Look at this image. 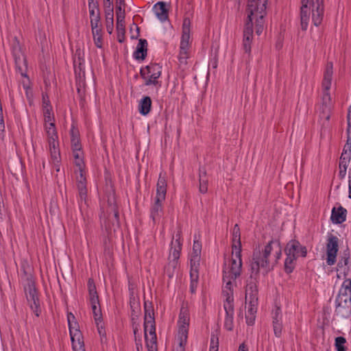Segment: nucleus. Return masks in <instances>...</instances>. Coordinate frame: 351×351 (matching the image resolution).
<instances>
[{
	"label": "nucleus",
	"mask_w": 351,
	"mask_h": 351,
	"mask_svg": "<svg viewBox=\"0 0 351 351\" xmlns=\"http://www.w3.org/2000/svg\"><path fill=\"white\" fill-rule=\"evenodd\" d=\"M136 286L131 282L128 281V290L130 293V307H138L140 306L139 298L135 291Z\"/></svg>",
	"instance_id": "cd10ccee"
},
{
	"label": "nucleus",
	"mask_w": 351,
	"mask_h": 351,
	"mask_svg": "<svg viewBox=\"0 0 351 351\" xmlns=\"http://www.w3.org/2000/svg\"><path fill=\"white\" fill-rule=\"evenodd\" d=\"M90 17L91 29H96V27L99 26V24L101 21L100 11H94V15H90Z\"/></svg>",
	"instance_id": "8fccbe9b"
},
{
	"label": "nucleus",
	"mask_w": 351,
	"mask_h": 351,
	"mask_svg": "<svg viewBox=\"0 0 351 351\" xmlns=\"http://www.w3.org/2000/svg\"><path fill=\"white\" fill-rule=\"evenodd\" d=\"M109 208H108L107 212L108 213H111V217L114 219V221H112V227H119V214L117 208V206L116 204H112L110 202L108 199Z\"/></svg>",
	"instance_id": "473e14b6"
},
{
	"label": "nucleus",
	"mask_w": 351,
	"mask_h": 351,
	"mask_svg": "<svg viewBox=\"0 0 351 351\" xmlns=\"http://www.w3.org/2000/svg\"><path fill=\"white\" fill-rule=\"evenodd\" d=\"M350 250L348 248L347 250L343 251V255L341 257V259L337 263V267L339 269L343 268V272L346 274V271L349 270V268L347 267L348 264V261L350 259Z\"/></svg>",
	"instance_id": "c9c22d12"
},
{
	"label": "nucleus",
	"mask_w": 351,
	"mask_h": 351,
	"mask_svg": "<svg viewBox=\"0 0 351 351\" xmlns=\"http://www.w3.org/2000/svg\"><path fill=\"white\" fill-rule=\"evenodd\" d=\"M49 145L51 158L54 160H58L60 156V151L57 149V146H58V141H54V147H53L52 144Z\"/></svg>",
	"instance_id": "864d4df0"
},
{
	"label": "nucleus",
	"mask_w": 351,
	"mask_h": 351,
	"mask_svg": "<svg viewBox=\"0 0 351 351\" xmlns=\"http://www.w3.org/2000/svg\"><path fill=\"white\" fill-rule=\"evenodd\" d=\"M102 29L97 26L96 29H92V33L93 36V40L95 45L98 48L102 47Z\"/></svg>",
	"instance_id": "a19ab883"
},
{
	"label": "nucleus",
	"mask_w": 351,
	"mask_h": 351,
	"mask_svg": "<svg viewBox=\"0 0 351 351\" xmlns=\"http://www.w3.org/2000/svg\"><path fill=\"white\" fill-rule=\"evenodd\" d=\"M256 310L257 308H248L247 311L245 312V319L247 325H254L257 312Z\"/></svg>",
	"instance_id": "a18cd8bd"
},
{
	"label": "nucleus",
	"mask_w": 351,
	"mask_h": 351,
	"mask_svg": "<svg viewBox=\"0 0 351 351\" xmlns=\"http://www.w3.org/2000/svg\"><path fill=\"white\" fill-rule=\"evenodd\" d=\"M178 263L169 260L168 263L164 267V272L169 279L172 278L176 273Z\"/></svg>",
	"instance_id": "4c0bfd02"
},
{
	"label": "nucleus",
	"mask_w": 351,
	"mask_h": 351,
	"mask_svg": "<svg viewBox=\"0 0 351 351\" xmlns=\"http://www.w3.org/2000/svg\"><path fill=\"white\" fill-rule=\"evenodd\" d=\"M48 137L49 144H52L54 147V141H58V133L56 128H45Z\"/></svg>",
	"instance_id": "c03bdc74"
},
{
	"label": "nucleus",
	"mask_w": 351,
	"mask_h": 351,
	"mask_svg": "<svg viewBox=\"0 0 351 351\" xmlns=\"http://www.w3.org/2000/svg\"><path fill=\"white\" fill-rule=\"evenodd\" d=\"M102 308H93V317L96 325L100 324L103 322Z\"/></svg>",
	"instance_id": "4d7b16f0"
},
{
	"label": "nucleus",
	"mask_w": 351,
	"mask_h": 351,
	"mask_svg": "<svg viewBox=\"0 0 351 351\" xmlns=\"http://www.w3.org/2000/svg\"><path fill=\"white\" fill-rule=\"evenodd\" d=\"M338 238L330 234L328 236L326 243V263L328 265H333L337 261V254L339 250Z\"/></svg>",
	"instance_id": "20e7f679"
},
{
	"label": "nucleus",
	"mask_w": 351,
	"mask_h": 351,
	"mask_svg": "<svg viewBox=\"0 0 351 351\" xmlns=\"http://www.w3.org/2000/svg\"><path fill=\"white\" fill-rule=\"evenodd\" d=\"M346 339L342 336H339L335 339V346L337 351H346L347 348L344 346Z\"/></svg>",
	"instance_id": "49530a36"
},
{
	"label": "nucleus",
	"mask_w": 351,
	"mask_h": 351,
	"mask_svg": "<svg viewBox=\"0 0 351 351\" xmlns=\"http://www.w3.org/2000/svg\"><path fill=\"white\" fill-rule=\"evenodd\" d=\"M333 75V64L332 62H328L324 73V78L322 81V87L324 93H329L331 86V82Z\"/></svg>",
	"instance_id": "2eb2a0df"
},
{
	"label": "nucleus",
	"mask_w": 351,
	"mask_h": 351,
	"mask_svg": "<svg viewBox=\"0 0 351 351\" xmlns=\"http://www.w3.org/2000/svg\"><path fill=\"white\" fill-rule=\"evenodd\" d=\"M188 337L178 336L179 346L176 351H185V346L187 342Z\"/></svg>",
	"instance_id": "774afa93"
},
{
	"label": "nucleus",
	"mask_w": 351,
	"mask_h": 351,
	"mask_svg": "<svg viewBox=\"0 0 351 351\" xmlns=\"http://www.w3.org/2000/svg\"><path fill=\"white\" fill-rule=\"evenodd\" d=\"M87 287L89 295L90 307H100L99 295L97 291L96 285L93 278H90L87 282Z\"/></svg>",
	"instance_id": "dca6fc26"
},
{
	"label": "nucleus",
	"mask_w": 351,
	"mask_h": 351,
	"mask_svg": "<svg viewBox=\"0 0 351 351\" xmlns=\"http://www.w3.org/2000/svg\"><path fill=\"white\" fill-rule=\"evenodd\" d=\"M285 254L293 255L297 259L299 257L305 258L307 256V248L302 245L300 242L296 239L290 240L285 247Z\"/></svg>",
	"instance_id": "423d86ee"
},
{
	"label": "nucleus",
	"mask_w": 351,
	"mask_h": 351,
	"mask_svg": "<svg viewBox=\"0 0 351 351\" xmlns=\"http://www.w3.org/2000/svg\"><path fill=\"white\" fill-rule=\"evenodd\" d=\"M272 243L269 242L262 252L259 249L254 250L250 263V278L258 279L261 269L265 276L274 269V265L271 266L269 261L272 251Z\"/></svg>",
	"instance_id": "f257e3e1"
},
{
	"label": "nucleus",
	"mask_w": 351,
	"mask_h": 351,
	"mask_svg": "<svg viewBox=\"0 0 351 351\" xmlns=\"http://www.w3.org/2000/svg\"><path fill=\"white\" fill-rule=\"evenodd\" d=\"M266 14V10L261 12V10H257L255 14L252 16H256V25H261V26H263L264 25V16Z\"/></svg>",
	"instance_id": "052dcab7"
},
{
	"label": "nucleus",
	"mask_w": 351,
	"mask_h": 351,
	"mask_svg": "<svg viewBox=\"0 0 351 351\" xmlns=\"http://www.w3.org/2000/svg\"><path fill=\"white\" fill-rule=\"evenodd\" d=\"M347 210L342 206L337 208L333 207L331 212L330 220L335 224H341L346 220Z\"/></svg>",
	"instance_id": "a211bd4d"
},
{
	"label": "nucleus",
	"mask_w": 351,
	"mask_h": 351,
	"mask_svg": "<svg viewBox=\"0 0 351 351\" xmlns=\"http://www.w3.org/2000/svg\"><path fill=\"white\" fill-rule=\"evenodd\" d=\"M12 53L14 56V58L18 57L19 54L23 55L21 53V47L20 45V43L17 37H14L13 39V43H12Z\"/></svg>",
	"instance_id": "3c124183"
},
{
	"label": "nucleus",
	"mask_w": 351,
	"mask_h": 351,
	"mask_svg": "<svg viewBox=\"0 0 351 351\" xmlns=\"http://www.w3.org/2000/svg\"><path fill=\"white\" fill-rule=\"evenodd\" d=\"M16 69L20 72L23 77H27V60L24 55L19 54L18 57L14 58Z\"/></svg>",
	"instance_id": "bb28decb"
},
{
	"label": "nucleus",
	"mask_w": 351,
	"mask_h": 351,
	"mask_svg": "<svg viewBox=\"0 0 351 351\" xmlns=\"http://www.w3.org/2000/svg\"><path fill=\"white\" fill-rule=\"evenodd\" d=\"M144 332H147L149 326L156 324L154 308H144Z\"/></svg>",
	"instance_id": "c85d7f7f"
},
{
	"label": "nucleus",
	"mask_w": 351,
	"mask_h": 351,
	"mask_svg": "<svg viewBox=\"0 0 351 351\" xmlns=\"http://www.w3.org/2000/svg\"><path fill=\"white\" fill-rule=\"evenodd\" d=\"M234 308H224L226 312V318L224 326L226 330L231 331L233 329V316Z\"/></svg>",
	"instance_id": "e433bc0d"
},
{
	"label": "nucleus",
	"mask_w": 351,
	"mask_h": 351,
	"mask_svg": "<svg viewBox=\"0 0 351 351\" xmlns=\"http://www.w3.org/2000/svg\"><path fill=\"white\" fill-rule=\"evenodd\" d=\"M141 308H138V311H136L135 308H132L131 312V322L132 326H135V328L136 329V326H139L138 323V315L141 313Z\"/></svg>",
	"instance_id": "e2e57ef3"
},
{
	"label": "nucleus",
	"mask_w": 351,
	"mask_h": 351,
	"mask_svg": "<svg viewBox=\"0 0 351 351\" xmlns=\"http://www.w3.org/2000/svg\"><path fill=\"white\" fill-rule=\"evenodd\" d=\"M152 101L149 96H144L139 101L138 112L143 116L147 115L152 110Z\"/></svg>",
	"instance_id": "b1692460"
},
{
	"label": "nucleus",
	"mask_w": 351,
	"mask_h": 351,
	"mask_svg": "<svg viewBox=\"0 0 351 351\" xmlns=\"http://www.w3.org/2000/svg\"><path fill=\"white\" fill-rule=\"evenodd\" d=\"M190 324V312L189 308H181L178 321V336L188 337Z\"/></svg>",
	"instance_id": "6e6552de"
},
{
	"label": "nucleus",
	"mask_w": 351,
	"mask_h": 351,
	"mask_svg": "<svg viewBox=\"0 0 351 351\" xmlns=\"http://www.w3.org/2000/svg\"><path fill=\"white\" fill-rule=\"evenodd\" d=\"M312 21L318 27L322 22L324 13V0H312Z\"/></svg>",
	"instance_id": "9d476101"
},
{
	"label": "nucleus",
	"mask_w": 351,
	"mask_h": 351,
	"mask_svg": "<svg viewBox=\"0 0 351 351\" xmlns=\"http://www.w3.org/2000/svg\"><path fill=\"white\" fill-rule=\"evenodd\" d=\"M267 0H247V18L253 19L252 16L255 14L257 10L263 12L266 10Z\"/></svg>",
	"instance_id": "f8f14e48"
},
{
	"label": "nucleus",
	"mask_w": 351,
	"mask_h": 351,
	"mask_svg": "<svg viewBox=\"0 0 351 351\" xmlns=\"http://www.w3.org/2000/svg\"><path fill=\"white\" fill-rule=\"evenodd\" d=\"M73 157L75 158V165L76 166L77 171H81L82 168H85V164L83 159V152H73Z\"/></svg>",
	"instance_id": "79ce46f5"
},
{
	"label": "nucleus",
	"mask_w": 351,
	"mask_h": 351,
	"mask_svg": "<svg viewBox=\"0 0 351 351\" xmlns=\"http://www.w3.org/2000/svg\"><path fill=\"white\" fill-rule=\"evenodd\" d=\"M106 18V30L109 34H111L114 29V14H112L111 17Z\"/></svg>",
	"instance_id": "680f3d73"
},
{
	"label": "nucleus",
	"mask_w": 351,
	"mask_h": 351,
	"mask_svg": "<svg viewBox=\"0 0 351 351\" xmlns=\"http://www.w3.org/2000/svg\"><path fill=\"white\" fill-rule=\"evenodd\" d=\"M231 280H233V279L231 278L230 274L228 275L227 271L223 269V282L226 283V285H225V287L222 291L223 293H229V292L233 293L232 283Z\"/></svg>",
	"instance_id": "ea45409f"
},
{
	"label": "nucleus",
	"mask_w": 351,
	"mask_h": 351,
	"mask_svg": "<svg viewBox=\"0 0 351 351\" xmlns=\"http://www.w3.org/2000/svg\"><path fill=\"white\" fill-rule=\"evenodd\" d=\"M332 102L330 93H324L320 108L319 117L329 121L331 114Z\"/></svg>",
	"instance_id": "ddd939ff"
},
{
	"label": "nucleus",
	"mask_w": 351,
	"mask_h": 351,
	"mask_svg": "<svg viewBox=\"0 0 351 351\" xmlns=\"http://www.w3.org/2000/svg\"><path fill=\"white\" fill-rule=\"evenodd\" d=\"M274 332L276 337H280L282 335V322H272Z\"/></svg>",
	"instance_id": "338daca9"
},
{
	"label": "nucleus",
	"mask_w": 351,
	"mask_h": 351,
	"mask_svg": "<svg viewBox=\"0 0 351 351\" xmlns=\"http://www.w3.org/2000/svg\"><path fill=\"white\" fill-rule=\"evenodd\" d=\"M253 19H247L243 29V38L252 44L253 39Z\"/></svg>",
	"instance_id": "2f4dec72"
},
{
	"label": "nucleus",
	"mask_w": 351,
	"mask_h": 351,
	"mask_svg": "<svg viewBox=\"0 0 351 351\" xmlns=\"http://www.w3.org/2000/svg\"><path fill=\"white\" fill-rule=\"evenodd\" d=\"M78 61H79V62H78L79 65L77 66V61L75 60H74V61H73L74 70H75V76L77 78V82L78 80L80 82H81L82 80V77H84L85 72H84V71L82 70V62H81V58L80 56L78 57Z\"/></svg>",
	"instance_id": "37998d69"
},
{
	"label": "nucleus",
	"mask_w": 351,
	"mask_h": 351,
	"mask_svg": "<svg viewBox=\"0 0 351 351\" xmlns=\"http://www.w3.org/2000/svg\"><path fill=\"white\" fill-rule=\"evenodd\" d=\"M234 256L235 258H232L231 259L230 271L227 273L228 275L230 274L232 279L236 280L239 276H240L242 270L241 252H234Z\"/></svg>",
	"instance_id": "9b49d317"
},
{
	"label": "nucleus",
	"mask_w": 351,
	"mask_h": 351,
	"mask_svg": "<svg viewBox=\"0 0 351 351\" xmlns=\"http://www.w3.org/2000/svg\"><path fill=\"white\" fill-rule=\"evenodd\" d=\"M208 178L199 179V191L201 193H206L208 191Z\"/></svg>",
	"instance_id": "6e6d98bb"
},
{
	"label": "nucleus",
	"mask_w": 351,
	"mask_h": 351,
	"mask_svg": "<svg viewBox=\"0 0 351 351\" xmlns=\"http://www.w3.org/2000/svg\"><path fill=\"white\" fill-rule=\"evenodd\" d=\"M188 48L187 47H180V53H179V61L180 63H186V59L188 58Z\"/></svg>",
	"instance_id": "0e129e2a"
},
{
	"label": "nucleus",
	"mask_w": 351,
	"mask_h": 351,
	"mask_svg": "<svg viewBox=\"0 0 351 351\" xmlns=\"http://www.w3.org/2000/svg\"><path fill=\"white\" fill-rule=\"evenodd\" d=\"M190 32L182 31L180 47H189Z\"/></svg>",
	"instance_id": "13d9d810"
},
{
	"label": "nucleus",
	"mask_w": 351,
	"mask_h": 351,
	"mask_svg": "<svg viewBox=\"0 0 351 351\" xmlns=\"http://www.w3.org/2000/svg\"><path fill=\"white\" fill-rule=\"evenodd\" d=\"M269 242L272 243V250L274 249V246L277 249L276 252V263H278V260L280 259L282 256V247L280 245V242L279 239H271Z\"/></svg>",
	"instance_id": "09e8293b"
},
{
	"label": "nucleus",
	"mask_w": 351,
	"mask_h": 351,
	"mask_svg": "<svg viewBox=\"0 0 351 351\" xmlns=\"http://www.w3.org/2000/svg\"><path fill=\"white\" fill-rule=\"evenodd\" d=\"M311 2L312 3V0H301L300 25L303 31H306L308 27L310 18V9L308 5Z\"/></svg>",
	"instance_id": "4468645a"
},
{
	"label": "nucleus",
	"mask_w": 351,
	"mask_h": 351,
	"mask_svg": "<svg viewBox=\"0 0 351 351\" xmlns=\"http://www.w3.org/2000/svg\"><path fill=\"white\" fill-rule=\"evenodd\" d=\"M164 200L155 199L154 204L151 208V217L155 221L156 219L160 216V213L162 211V202Z\"/></svg>",
	"instance_id": "f704fd0d"
},
{
	"label": "nucleus",
	"mask_w": 351,
	"mask_h": 351,
	"mask_svg": "<svg viewBox=\"0 0 351 351\" xmlns=\"http://www.w3.org/2000/svg\"><path fill=\"white\" fill-rule=\"evenodd\" d=\"M286 258L284 263V271L287 274H291L295 268L297 258L289 254H285Z\"/></svg>",
	"instance_id": "c756f323"
},
{
	"label": "nucleus",
	"mask_w": 351,
	"mask_h": 351,
	"mask_svg": "<svg viewBox=\"0 0 351 351\" xmlns=\"http://www.w3.org/2000/svg\"><path fill=\"white\" fill-rule=\"evenodd\" d=\"M117 18V32L118 42L122 43L125 41V16H119Z\"/></svg>",
	"instance_id": "a878e982"
},
{
	"label": "nucleus",
	"mask_w": 351,
	"mask_h": 351,
	"mask_svg": "<svg viewBox=\"0 0 351 351\" xmlns=\"http://www.w3.org/2000/svg\"><path fill=\"white\" fill-rule=\"evenodd\" d=\"M232 254L234 252H241V232L238 224H235L232 232Z\"/></svg>",
	"instance_id": "393cba45"
},
{
	"label": "nucleus",
	"mask_w": 351,
	"mask_h": 351,
	"mask_svg": "<svg viewBox=\"0 0 351 351\" xmlns=\"http://www.w3.org/2000/svg\"><path fill=\"white\" fill-rule=\"evenodd\" d=\"M202 243L198 241H194L193 245V254L190 260L191 268H199Z\"/></svg>",
	"instance_id": "412c9836"
},
{
	"label": "nucleus",
	"mask_w": 351,
	"mask_h": 351,
	"mask_svg": "<svg viewBox=\"0 0 351 351\" xmlns=\"http://www.w3.org/2000/svg\"><path fill=\"white\" fill-rule=\"evenodd\" d=\"M167 180L165 173H160L156 184V195L155 199L164 200L167 193Z\"/></svg>",
	"instance_id": "f3484780"
},
{
	"label": "nucleus",
	"mask_w": 351,
	"mask_h": 351,
	"mask_svg": "<svg viewBox=\"0 0 351 351\" xmlns=\"http://www.w3.org/2000/svg\"><path fill=\"white\" fill-rule=\"evenodd\" d=\"M43 115L45 123L54 121V115L52 112V108L43 109Z\"/></svg>",
	"instance_id": "bf43d9fd"
},
{
	"label": "nucleus",
	"mask_w": 351,
	"mask_h": 351,
	"mask_svg": "<svg viewBox=\"0 0 351 351\" xmlns=\"http://www.w3.org/2000/svg\"><path fill=\"white\" fill-rule=\"evenodd\" d=\"M217 331L215 332H212L210 335V345L209 350H219V337L217 335Z\"/></svg>",
	"instance_id": "603ef678"
},
{
	"label": "nucleus",
	"mask_w": 351,
	"mask_h": 351,
	"mask_svg": "<svg viewBox=\"0 0 351 351\" xmlns=\"http://www.w3.org/2000/svg\"><path fill=\"white\" fill-rule=\"evenodd\" d=\"M258 279L250 278L245 288V304L250 307H256L258 305Z\"/></svg>",
	"instance_id": "7ed1b4c3"
},
{
	"label": "nucleus",
	"mask_w": 351,
	"mask_h": 351,
	"mask_svg": "<svg viewBox=\"0 0 351 351\" xmlns=\"http://www.w3.org/2000/svg\"><path fill=\"white\" fill-rule=\"evenodd\" d=\"M21 279L23 284H31L35 282L32 275V269L27 262H23L21 265Z\"/></svg>",
	"instance_id": "5701e85b"
},
{
	"label": "nucleus",
	"mask_w": 351,
	"mask_h": 351,
	"mask_svg": "<svg viewBox=\"0 0 351 351\" xmlns=\"http://www.w3.org/2000/svg\"><path fill=\"white\" fill-rule=\"evenodd\" d=\"M161 69L158 64L151 63L140 69L139 73L141 77L145 80V86H156L159 84L158 79L161 75Z\"/></svg>",
	"instance_id": "f03ea898"
},
{
	"label": "nucleus",
	"mask_w": 351,
	"mask_h": 351,
	"mask_svg": "<svg viewBox=\"0 0 351 351\" xmlns=\"http://www.w3.org/2000/svg\"><path fill=\"white\" fill-rule=\"evenodd\" d=\"M144 336L147 350L158 351L156 334H154L153 336H150V338H149L147 336V332H144Z\"/></svg>",
	"instance_id": "72a5a7b5"
},
{
	"label": "nucleus",
	"mask_w": 351,
	"mask_h": 351,
	"mask_svg": "<svg viewBox=\"0 0 351 351\" xmlns=\"http://www.w3.org/2000/svg\"><path fill=\"white\" fill-rule=\"evenodd\" d=\"M344 292L340 291L336 298V307H351V280H346Z\"/></svg>",
	"instance_id": "0eeeda50"
},
{
	"label": "nucleus",
	"mask_w": 351,
	"mask_h": 351,
	"mask_svg": "<svg viewBox=\"0 0 351 351\" xmlns=\"http://www.w3.org/2000/svg\"><path fill=\"white\" fill-rule=\"evenodd\" d=\"M73 351L85 350L83 335L80 330L70 334Z\"/></svg>",
	"instance_id": "aec40b11"
},
{
	"label": "nucleus",
	"mask_w": 351,
	"mask_h": 351,
	"mask_svg": "<svg viewBox=\"0 0 351 351\" xmlns=\"http://www.w3.org/2000/svg\"><path fill=\"white\" fill-rule=\"evenodd\" d=\"M350 154L342 153L339 159V167H342L343 169H347L348 164L350 162Z\"/></svg>",
	"instance_id": "5fc2aeb1"
},
{
	"label": "nucleus",
	"mask_w": 351,
	"mask_h": 351,
	"mask_svg": "<svg viewBox=\"0 0 351 351\" xmlns=\"http://www.w3.org/2000/svg\"><path fill=\"white\" fill-rule=\"evenodd\" d=\"M23 289L29 307H40L42 304L36 283L23 284Z\"/></svg>",
	"instance_id": "39448f33"
},
{
	"label": "nucleus",
	"mask_w": 351,
	"mask_h": 351,
	"mask_svg": "<svg viewBox=\"0 0 351 351\" xmlns=\"http://www.w3.org/2000/svg\"><path fill=\"white\" fill-rule=\"evenodd\" d=\"M154 12H155L157 18L161 21L164 22L168 19L169 10L167 8V3L164 1L157 2L153 7Z\"/></svg>",
	"instance_id": "4be33fe9"
},
{
	"label": "nucleus",
	"mask_w": 351,
	"mask_h": 351,
	"mask_svg": "<svg viewBox=\"0 0 351 351\" xmlns=\"http://www.w3.org/2000/svg\"><path fill=\"white\" fill-rule=\"evenodd\" d=\"M176 242L178 243V245L175 246L173 249L171 247V252L169 256V260L175 261L178 263L182 250V244L180 243L179 239H177Z\"/></svg>",
	"instance_id": "58836bf2"
},
{
	"label": "nucleus",
	"mask_w": 351,
	"mask_h": 351,
	"mask_svg": "<svg viewBox=\"0 0 351 351\" xmlns=\"http://www.w3.org/2000/svg\"><path fill=\"white\" fill-rule=\"evenodd\" d=\"M77 180V189L78 190V194L80 201L86 202L87 198V187H86V178L84 174V168H82L81 171H78L77 169L75 171Z\"/></svg>",
	"instance_id": "1a4fd4ad"
},
{
	"label": "nucleus",
	"mask_w": 351,
	"mask_h": 351,
	"mask_svg": "<svg viewBox=\"0 0 351 351\" xmlns=\"http://www.w3.org/2000/svg\"><path fill=\"white\" fill-rule=\"evenodd\" d=\"M147 41L145 39L140 38L136 46V50L134 51L133 57L136 60H144L147 54Z\"/></svg>",
	"instance_id": "6ab92c4d"
},
{
	"label": "nucleus",
	"mask_w": 351,
	"mask_h": 351,
	"mask_svg": "<svg viewBox=\"0 0 351 351\" xmlns=\"http://www.w3.org/2000/svg\"><path fill=\"white\" fill-rule=\"evenodd\" d=\"M272 322H282V315L280 308H276L272 311Z\"/></svg>",
	"instance_id": "69168bd1"
},
{
	"label": "nucleus",
	"mask_w": 351,
	"mask_h": 351,
	"mask_svg": "<svg viewBox=\"0 0 351 351\" xmlns=\"http://www.w3.org/2000/svg\"><path fill=\"white\" fill-rule=\"evenodd\" d=\"M190 291L191 293H195L198 285L199 280V268H191L190 269Z\"/></svg>",
	"instance_id": "7c9ffc66"
},
{
	"label": "nucleus",
	"mask_w": 351,
	"mask_h": 351,
	"mask_svg": "<svg viewBox=\"0 0 351 351\" xmlns=\"http://www.w3.org/2000/svg\"><path fill=\"white\" fill-rule=\"evenodd\" d=\"M125 0H116V16H125Z\"/></svg>",
	"instance_id": "de8ad7c7"
}]
</instances>
